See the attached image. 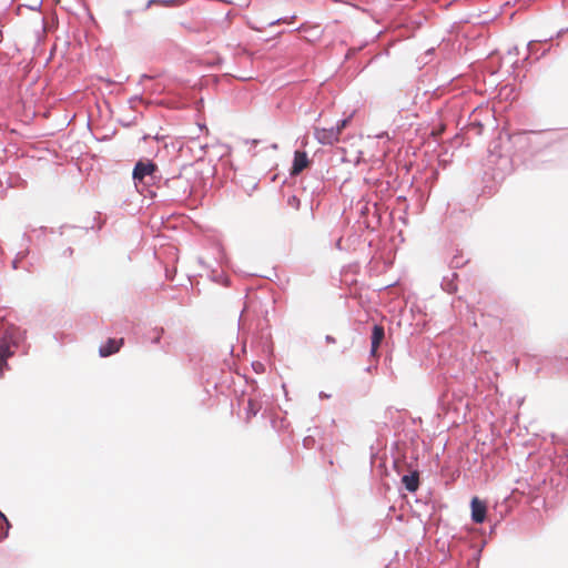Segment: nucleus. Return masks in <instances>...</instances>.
<instances>
[{"label": "nucleus", "instance_id": "39448f33", "mask_svg": "<svg viewBox=\"0 0 568 568\" xmlns=\"http://www.w3.org/2000/svg\"><path fill=\"white\" fill-rule=\"evenodd\" d=\"M124 343L123 338H109L108 342L100 346L99 354L102 357L110 356L120 351Z\"/></svg>", "mask_w": 568, "mask_h": 568}, {"label": "nucleus", "instance_id": "f257e3e1", "mask_svg": "<svg viewBox=\"0 0 568 568\" xmlns=\"http://www.w3.org/2000/svg\"><path fill=\"white\" fill-rule=\"evenodd\" d=\"M351 118L344 119L337 123L335 128L324 129L315 128L314 136L321 144H334L339 141L343 130L349 124Z\"/></svg>", "mask_w": 568, "mask_h": 568}, {"label": "nucleus", "instance_id": "7ed1b4c3", "mask_svg": "<svg viewBox=\"0 0 568 568\" xmlns=\"http://www.w3.org/2000/svg\"><path fill=\"white\" fill-rule=\"evenodd\" d=\"M471 519L476 524H481L486 519L487 506L478 497H473L470 503Z\"/></svg>", "mask_w": 568, "mask_h": 568}, {"label": "nucleus", "instance_id": "f03ea898", "mask_svg": "<svg viewBox=\"0 0 568 568\" xmlns=\"http://www.w3.org/2000/svg\"><path fill=\"white\" fill-rule=\"evenodd\" d=\"M158 171V165L152 161H139L136 162L132 178L134 180L135 185L138 186L140 183H144L146 178L153 180L155 172Z\"/></svg>", "mask_w": 568, "mask_h": 568}, {"label": "nucleus", "instance_id": "20e7f679", "mask_svg": "<svg viewBox=\"0 0 568 568\" xmlns=\"http://www.w3.org/2000/svg\"><path fill=\"white\" fill-rule=\"evenodd\" d=\"M310 165V160L307 158L306 152L304 151H295L294 161L291 169V175L300 174L304 169Z\"/></svg>", "mask_w": 568, "mask_h": 568}, {"label": "nucleus", "instance_id": "f8f14e48", "mask_svg": "<svg viewBox=\"0 0 568 568\" xmlns=\"http://www.w3.org/2000/svg\"><path fill=\"white\" fill-rule=\"evenodd\" d=\"M155 2H158V1L156 0H150L148 7L151 6L152 3H155Z\"/></svg>", "mask_w": 568, "mask_h": 568}, {"label": "nucleus", "instance_id": "0eeeda50", "mask_svg": "<svg viewBox=\"0 0 568 568\" xmlns=\"http://www.w3.org/2000/svg\"><path fill=\"white\" fill-rule=\"evenodd\" d=\"M12 355L7 336L0 338V372L7 365V359Z\"/></svg>", "mask_w": 568, "mask_h": 568}, {"label": "nucleus", "instance_id": "9b49d317", "mask_svg": "<svg viewBox=\"0 0 568 568\" xmlns=\"http://www.w3.org/2000/svg\"><path fill=\"white\" fill-rule=\"evenodd\" d=\"M325 339H326L327 343H332V344L336 342L335 338L333 336H331V335H327L325 337Z\"/></svg>", "mask_w": 568, "mask_h": 568}, {"label": "nucleus", "instance_id": "1a4fd4ad", "mask_svg": "<svg viewBox=\"0 0 568 568\" xmlns=\"http://www.w3.org/2000/svg\"><path fill=\"white\" fill-rule=\"evenodd\" d=\"M10 524L3 514L0 513V541L8 536Z\"/></svg>", "mask_w": 568, "mask_h": 568}, {"label": "nucleus", "instance_id": "9d476101", "mask_svg": "<svg viewBox=\"0 0 568 568\" xmlns=\"http://www.w3.org/2000/svg\"><path fill=\"white\" fill-rule=\"evenodd\" d=\"M258 410H260V405L254 399H248L246 418L250 419L251 417L255 416Z\"/></svg>", "mask_w": 568, "mask_h": 568}, {"label": "nucleus", "instance_id": "423d86ee", "mask_svg": "<svg viewBox=\"0 0 568 568\" xmlns=\"http://www.w3.org/2000/svg\"><path fill=\"white\" fill-rule=\"evenodd\" d=\"M385 337V331L382 325H374L372 332V347L371 353L373 356L377 354V349Z\"/></svg>", "mask_w": 568, "mask_h": 568}, {"label": "nucleus", "instance_id": "6e6552de", "mask_svg": "<svg viewBox=\"0 0 568 568\" xmlns=\"http://www.w3.org/2000/svg\"><path fill=\"white\" fill-rule=\"evenodd\" d=\"M402 483L404 484L405 488L410 491V493H414L418 489L419 487V476H418V473L414 471L409 475H404L403 478H402Z\"/></svg>", "mask_w": 568, "mask_h": 568}]
</instances>
